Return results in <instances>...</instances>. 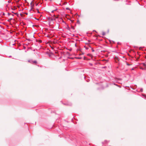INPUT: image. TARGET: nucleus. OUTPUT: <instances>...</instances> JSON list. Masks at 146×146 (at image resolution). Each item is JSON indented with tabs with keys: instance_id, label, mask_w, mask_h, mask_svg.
Segmentation results:
<instances>
[{
	"instance_id": "1",
	"label": "nucleus",
	"mask_w": 146,
	"mask_h": 146,
	"mask_svg": "<svg viewBox=\"0 0 146 146\" xmlns=\"http://www.w3.org/2000/svg\"><path fill=\"white\" fill-rule=\"evenodd\" d=\"M115 60H117L118 61H119V59L117 57H116L115 58Z\"/></svg>"
},
{
	"instance_id": "2",
	"label": "nucleus",
	"mask_w": 146,
	"mask_h": 146,
	"mask_svg": "<svg viewBox=\"0 0 146 146\" xmlns=\"http://www.w3.org/2000/svg\"><path fill=\"white\" fill-rule=\"evenodd\" d=\"M31 6L33 7V6H34V4L33 2H31Z\"/></svg>"
},
{
	"instance_id": "3",
	"label": "nucleus",
	"mask_w": 146,
	"mask_h": 146,
	"mask_svg": "<svg viewBox=\"0 0 146 146\" xmlns=\"http://www.w3.org/2000/svg\"><path fill=\"white\" fill-rule=\"evenodd\" d=\"M87 55L88 56H89L90 57H92V55L91 54H87Z\"/></svg>"
},
{
	"instance_id": "4",
	"label": "nucleus",
	"mask_w": 146,
	"mask_h": 146,
	"mask_svg": "<svg viewBox=\"0 0 146 146\" xmlns=\"http://www.w3.org/2000/svg\"><path fill=\"white\" fill-rule=\"evenodd\" d=\"M105 35V33L104 32H103L102 33V35L103 36L104 35Z\"/></svg>"
},
{
	"instance_id": "5",
	"label": "nucleus",
	"mask_w": 146,
	"mask_h": 146,
	"mask_svg": "<svg viewBox=\"0 0 146 146\" xmlns=\"http://www.w3.org/2000/svg\"><path fill=\"white\" fill-rule=\"evenodd\" d=\"M12 19V18H11L10 19H9V20H8V21H11Z\"/></svg>"
},
{
	"instance_id": "6",
	"label": "nucleus",
	"mask_w": 146,
	"mask_h": 146,
	"mask_svg": "<svg viewBox=\"0 0 146 146\" xmlns=\"http://www.w3.org/2000/svg\"><path fill=\"white\" fill-rule=\"evenodd\" d=\"M143 65L145 66H146V65L145 64L143 63Z\"/></svg>"
},
{
	"instance_id": "7",
	"label": "nucleus",
	"mask_w": 146,
	"mask_h": 146,
	"mask_svg": "<svg viewBox=\"0 0 146 146\" xmlns=\"http://www.w3.org/2000/svg\"><path fill=\"white\" fill-rule=\"evenodd\" d=\"M42 42V40H39V42H40V43H41V42Z\"/></svg>"
},
{
	"instance_id": "8",
	"label": "nucleus",
	"mask_w": 146,
	"mask_h": 146,
	"mask_svg": "<svg viewBox=\"0 0 146 146\" xmlns=\"http://www.w3.org/2000/svg\"><path fill=\"white\" fill-rule=\"evenodd\" d=\"M8 15H11L12 16H13V14H11L10 13L9 14V13H8Z\"/></svg>"
},
{
	"instance_id": "9",
	"label": "nucleus",
	"mask_w": 146,
	"mask_h": 146,
	"mask_svg": "<svg viewBox=\"0 0 146 146\" xmlns=\"http://www.w3.org/2000/svg\"><path fill=\"white\" fill-rule=\"evenodd\" d=\"M77 22L79 24V23H80V21H79L78 20V21H77Z\"/></svg>"
},
{
	"instance_id": "10",
	"label": "nucleus",
	"mask_w": 146,
	"mask_h": 146,
	"mask_svg": "<svg viewBox=\"0 0 146 146\" xmlns=\"http://www.w3.org/2000/svg\"><path fill=\"white\" fill-rule=\"evenodd\" d=\"M127 65H131V64H129L128 63H127Z\"/></svg>"
},
{
	"instance_id": "11",
	"label": "nucleus",
	"mask_w": 146,
	"mask_h": 146,
	"mask_svg": "<svg viewBox=\"0 0 146 146\" xmlns=\"http://www.w3.org/2000/svg\"><path fill=\"white\" fill-rule=\"evenodd\" d=\"M5 13H3V15H5Z\"/></svg>"
},
{
	"instance_id": "12",
	"label": "nucleus",
	"mask_w": 146,
	"mask_h": 146,
	"mask_svg": "<svg viewBox=\"0 0 146 146\" xmlns=\"http://www.w3.org/2000/svg\"><path fill=\"white\" fill-rule=\"evenodd\" d=\"M92 52H94V50L93 49L92 50Z\"/></svg>"
},
{
	"instance_id": "13",
	"label": "nucleus",
	"mask_w": 146,
	"mask_h": 146,
	"mask_svg": "<svg viewBox=\"0 0 146 146\" xmlns=\"http://www.w3.org/2000/svg\"><path fill=\"white\" fill-rule=\"evenodd\" d=\"M78 58V59H80V58Z\"/></svg>"
},
{
	"instance_id": "14",
	"label": "nucleus",
	"mask_w": 146,
	"mask_h": 146,
	"mask_svg": "<svg viewBox=\"0 0 146 146\" xmlns=\"http://www.w3.org/2000/svg\"><path fill=\"white\" fill-rule=\"evenodd\" d=\"M66 9H68V8H66Z\"/></svg>"
},
{
	"instance_id": "15",
	"label": "nucleus",
	"mask_w": 146,
	"mask_h": 146,
	"mask_svg": "<svg viewBox=\"0 0 146 146\" xmlns=\"http://www.w3.org/2000/svg\"><path fill=\"white\" fill-rule=\"evenodd\" d=\"M72 21V22H73V21H73H73Z\"/></svg>"
},
{
	"instance_id": "16",
	"label": "nucleus",
	"mask_w": 146,
	"mask_h": 146,
	"mask_svg": "<svg viewBox=\"0 0 146 146\" xmlns=\"http://www.w3.org/2000/svg\"><path fill=\"white\" fill-rule=\"evenodd\" d=\"M34 62H35V63H36V61Z\"/></svg>"
},
{
	"instance_id": "17",
	"label": "nucleus",
	"mask_w": 146,
	"mask_h": 146,
	"mask_svg": "<svg viewBox=\"0 0 146 146\" xmlns=\"http://www.w3.org/2000/svg\"><path fill=\"white\" fill-rule=\"evenodd\" d=\"M140 68L141 69H143V68Z\"/></svg>"
},
{
	"instance_id": "18",
	"label": "nucleus",
	"mask_w": 146,
	"mask_h": 146,
	"mask_svg": "<svg viewBox=\"0 0 146 146\" xmlns=\"http://www.w3.org/2000/svg\"><path fill=\"white\" fill-rule=\"evenodd\" d=\"M141 91L142 92V90H142V89H141Z\"/></svg>"
},
{
	"instance_id": "19",
	"label": "nucleus",
	"mask_w": 146,
	"mask_h": 146,
	"mask_svg": "<svg viewBox=\"0 0 146 146\" xmlns=\"http://www.w3.org/2000/svg\"><path fill=\"white\" fill-rule=\"evenodd\" d=\"M54 11H52V12H54Z\"/></svg>"
}]
</instances>
